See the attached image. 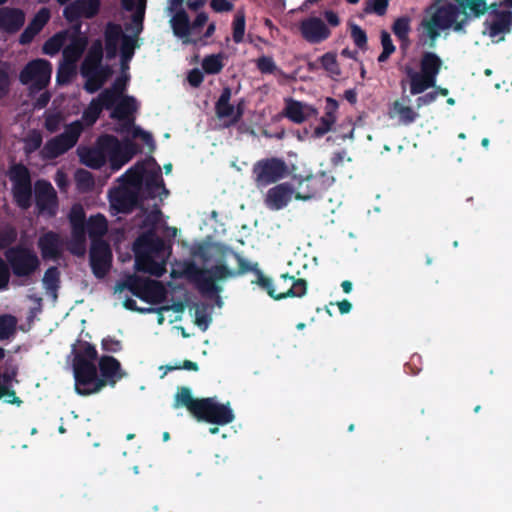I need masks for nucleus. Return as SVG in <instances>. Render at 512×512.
Here are the masks:
<instances>
[{"label": "nucleus", "mask_w": 512, "mask_h": 512, "mask_svg": "<svg viewBox=\"0 0 512 512\" xmlns=\"http://www.w3.org/2000/svg\"><path fill=\"white\" fill-rule=\"evenodd\" d=\"M249 272L255 275V279L251 281V284L266 292L273 300L302 298L307 294L308 282L305 279L295 278L288 273H283L275 281L264 274L257 262L251 263L239 253L226 246V279L242 276Z\"/></svg>", "instance_id": "nucleus-1"}, {"label": "nucleus", "mask_w": 512, "mask_h": 512, "mask_svg": "<svg viewBox=\"0 0 512 512\" xmlns=\"http://www.w3.org/2000/svg\"><path fill=\"white\" fill-rule=\"evenodd\" d=\"M173 277H183L193 283L199 293L207 298L218 297L217 305L221 306L220 287L217 281L224 279V263L219 262L211 268H200L194 261L188 260L181 264L179 271L172 272Z\"/></svg>", "instance_id": "nucleus-2"}, {"label": "nucleus", "mask_w": 512, "mask_h": 512, "mask_svg": "<svg viewBox=\"0 0 512 512\" xmlns=\"http://www.w3.org/2000/svg\"><path fill=\"white\" fill-rule=\"evenodd\" d=\"M4 257L9 271L23 284L32 282L34 276L40 271L41 260L30 246L13 245L4 252Z\"/></svg>", "instance_id": "nucleus-3"}, {"label": "nucleus", "mask_w": 512, "mask_h": 512, "mask_svg": "<svg viewBox=\"0 0 512 512\" xmlns=\"http://www.w3.org/2000/svg\"><path fill=\"white\" fill-rule=\"evenodd\" d=\"M8 177L12 182V195L16 205L28 209L32 204V180L29 169L22 163L10 166Z\"/></svg>", "instance_id": "nucleus-4"}, {"label": "nucleus", "mask_w": 512, "mask_h": 512, "mask_svg": "<svg viewBox=\"0 0 512 512\" xmlns=\"http://www.w3.org/2000/svg\"><path fill=\"white\" fill-rule=\"evenodd\" d=\"M287 175L288 166L283 159L278 157L261 159L252 167V177L258 188L276 183Z\"/></svg>", "instance_id": "nucleus-5"}, {"label": "nucleus", "mask_w": 512, "mask_h": 512, "mask_svg": "<svg viewBox=\"0 0 512 512\" xmlns=\"http://www.w3.org/2000/svg\"><path fill=\"white\" fill-rule=\"evenodd\" d=\"M117 289H128L134 296L148 303H160L165 297V288L160 281L130 276L119 283Z\"/></svg>", "instance_id": "nucleus-6"}, {"label": "nucleus", "mask_w": 512, "mask_h": 512, "mask_svg": "<svg viewBox=\"0 0 512 512\" xmlns=\"http://www.w3.org/2000/svg\"><path fill=\"white\" fill-rule=\"evenodd\" d=\"M101 145L108 149L113 170L120 169L140 152V147L132 140L126 139L121 143L116 136L110 134L102 135Z\"/></svg>", "instance_id": "nucleus-7"}, {"label": "nucleus", "mask_w": 512, "mask_h": 512, "mask_svg": "<svg viewBox=\"0 0 512 512\" xmlns=\"http://www.w3.org/2000/svg\"><path fill=\"white\" fill-rule=\"evenodd\" d=\"M73 372L75 379V391L81 396H88L98 393L96 390L99 381L98 369L93 361H86L84 359H77L73 362Z\"/></svg>", "instance_id": "nucleus-8"}, {"label": "nucleus", "mask_w": 512, "mask_h": 512, "mask_svg": "<svg viewBox=\"0 0 512 512\" xmlns=\"http://www.w3.org/2000/svg\"><path fill=\"white\" fill-rule=\"evenodd\" d=\"M52 65L46 59H34L29 61L19 74V81L23 85L31 84L35 90H43L50 82Z\"/></svg>", "instance_id": "nucleus-9"}, {"label": "nucleus", "mask_w": 512, "mask_h": 512, "mask_svg": "<svg viewBox=\"0 0 512 512\" xmlns=\"http://www.w3.org/2000/svg\"><path fill=\"white\" fill-rule=\"evenodd\" d=\"M502 5L492 3L489 18H487L483 25V34H487L494 42L504 41L505 35L509 34L512 29V12L510 10H500Z\"/></svg>", "instance_id": "nucleus-10"}, {"label": "nucleus", "mask_w": 512, "mask_h": 512, "mask_svg": "<svg viewBox=\"0 0 512 512\" xmlns=\"http://www.w3.org/2000/svg\"><path fill=\"white\" fill-rule=\"evenodd\" d=\"M112 251L105 240H93L90 246V266L97 278H103L109 272L112 265Z\"/></svg>", "instance_id": "nucleus-11"}, {"label": "nucleus", "mask_w": 512, "mask_h": 512, "mask_svg": "<svg viewBox=\"0 0 512 512\" xmlns=\"http://www.w3.org/2000/svg\"><path fill=\"white\" fill-rule=\"evenodd\" d=\"M35 203L38 213L49 218L55 217L58 211V197L52 184L46 180L35 183Z\"/></svg>", "instance_id": "nucleus-12"}, {"label": "nucleus", "mask_w": 512, "mask_h": 512, "mask_svg": "<svg viewBox=\"0 0 512 512\" xmlns=\"http://www.w3.org/2000/svg\"><path fill=\"white\" fill-rule=\"evenodd\" d=\"M98 369L100 376L96 390H102L107 385L114 387L118 381L126 376L120 362L113 356L104 355L100 357Z\"/></svg>", "instance_id": "nucleus-13"}, {"label": "nucleus", "mask_w": 512, "mask_h": 512, "mask_svg": "<svg viewBox=\"0 0 512 512\" xmlns=\"http://www.w3.org/2000/svg\"><path fill=\"white\" fill-rule=\"evenodd\" d=\"M302 38L310 44H320L331 36L328 25L316 16L303 19L299 24Z\"/></svg>", "instance_id": "nucleus-14"}, {"label": "nucleus", "mask_w": 512, "mask_h": 512, "mask_svg": "<svg viewBox=\"0 0 512 512\" xmlns=\"http://www.w3.org/2000/svg\"><path fill=\"white\" fill-rule=\"evenodd\" d=\"M191 415L199 422L223 425L224 404L215 402L213 398H201Z\"/></svg>", "instance_id": "nucleus-15"}, {"label": "nucleus", "mask_w": 512, "mask_h": 512, "mask_svg": "<svg viewBox=\"0 0 512 512\" xmlns=\"http://www.w3.org/2000/svg\"><path fill=\"white\" fill-rule=\"evenodd\" d=\"M101 9V0H73L63 9V17L67 22L93 19Z\"/></svg>", "instance_id": "nucleus-16"}, {"label": "nucleus", "mask_w": 512, "mask_h": 512, "mask_svg": "<svg viewBox=\"0 0 512 512\" xmlns=\"http://www.w3.org/2000/svg\"><path fill=\"white\" fill-rule=\"evenodd\" d=\"M110 203L118 213H131L139 205V191L120 186L110 193Z\"/></svg>", "instance_id": "nucleus-17"}, {"label": "nucleus", "mask_w": 512, "mask_h": 512, "mask_svg": "<svg viewBox=\"0 0 512 512\" xmlns=\"http://www.w3.org/2000/svg\"><path fill=\"white\" fill-rule=\"evenodd\" d=\"M62 246L61 236L54 231L43 233L37 241V247L44 260H58L62 255Z\"/></svg>", "instance_id": "nucleus-18"}, {"label": "nucleus", "mask_w": 512, "mask_h": 512, "mask_svg": "<svg viewBox=\"0 0 512 512\" xmlns=\"http://www.w3.org/2000/svg\"><path fill=\"white\" fill-rule=\"evenodd\" d=\"M293 195L294 187L289 183H281L267 191L265 204L271 210H281L288 205Z\"/></svg>", "instance_id": "nucleus-19"}, {"label": "nucleus", "mask_w": 512, "mask_h": 512, "mask_svg": "<svg viewBox=\"0 0 512 512\" xmlns=\"http://www.w3.org/2000/svg\"><path fill=\"white\" fill-rule=\"evenodd\" d=\"M163 247V240L156 235L154 230H149L135 240L133 250L137 259L138 257L152 256L160 252Z\"/></svg>", "instance_id": "nucleus-20"}, {"label": "nucleus", "mask_w": 512, "mask_h": 512, "mask_svg": "<svg viewBox=\"0 0 512 512\" xmlns=\"http://www.w3.org/2000/svg\"><path fill=\"white\" fill-rule=\"evenodd\" d=\"M136 110V99L133 96L125 95L118 100L110 113V118L123 122V130H129L134 123L132 114Z\"/></svg>", "instance_id": "nucleus-21"}, {"label": "nucleus", "mask_w": 512, "mask_h": 512, "mask_svg": "<svg viewBox=\"0 0 512 512\" xmlns=\"http://www.w3.org/2000/svg\"><path fill=\"white\" fill-rule=\"evenodd\" d=\"M102 135L98 137L94 147L78 149L81 163L92 169L101 168L109 155L108 149L101 145Z\"/></svg>", "instance_id": "nucleus-22"}, {"label": "nucleus", "mask_w": 512, "mask_h": 512, "mask_svg": "<svg viewBox=\"0 0 512 512\" xmlns=\"http://www.w3.org/2000/svg\"><path fill=\"white\" fill-rule=\"evenodd\" d=\"M125 37H131L124 34L122 27L118 23L108 22L104 30V42L106 58L109 60L117 56L119 43H123Z\"/></svg>", "instance_id": "nucleus-23"}, {"label": "nucleus", "mask_w": 512, "mask_h": 512, "mask_svg": "<svg viewBox=\"0 0 512 512\" xmlns=\"http://www.w3.org/2000/svg\"><path fill=\"white\" fill-rule=\"evenodd\" d=\"M25 23V13L19 8H0V30L8 34L18 32Z\"/></svg>", "instance_id": "nucleus-24"}, {"label": "nucleus", "mask_w": 512, "mask_h": 512, "mask_svg": "<svg viewBox=\"0 0 512 512\" xmlns=\"http://www.w3.org/2000/svg\"><path fill=\"white\" fill-rule=\"evenodd\" d=\"M294 180H297V185L294 187L295 199L297 200L307 201L320 196L323 192V187H321L320 184V177H313L312 175H309L300 179L294 177Z\"/></svg>", "instance_id": "nucleus-25"}, {"label": "nucleus", "mask_w": 512, "mask_h": 512, "mask_svg": "<svg viewBox=\"0 0 512 512\" xmlns=\"http://www.w3.org/2000/svg\"><path fill=\"white\" fill-rule=\"evenodd\" d=\"M283 114L292 122L300 124L311 117H315L318 111L313 106L294 99H288Z\"/></svg>", "instance_id": "nucleus-26"}, {"label": "nucleus", "mask_w": 512, "mask_h": 512, "mask_svg": "<svg viewBox=\"0 0 512 512\" xmlns=\"http://www.w3.org/2000/svg\"><path fill=\"white\" fill-rule=\"evenodd\" d=\"M149 161L154 163L156 168L153 170H146V174L144 176L143 184L145 186L147 196L149 198H155L160 194V190L163 194L168 195L169 191L165 187L160 166L153 157H150Z\"/></svg>", "instance_id": "nucleus-27"}, {"label": "nucleus", "mask_w": 512, "mask_h": 512, "mask_svg": "<svg viewBox=\"0 0 512 512\" xmlns=\"http://www.w3.org/2000/svg\"><path fill=\"white\" fill-rule=\"evenodd\" d=\"M459 13L458 7L449 4L438 8L427 21L441 30H446L452 27Z\"/></svg>", "instance_id": "nucleus-28"}, {"label": "nucleus", "mask_w": 512, "mask_h": 512, "mask_svg": "<svg viewBox=\"0 0 512 512\" xmlns=\"http://www.w3.org/2000/svg\"><path fill=\"white\" fill-rule=\"evenodd\" d=\"M112 74L113 69L111 66L106 64L96 70H92L87 75H82L86 79L84 89L90 94L97 92L102 88Z\"/></svg>", "instance_id": "nucleus-29"}, {"label": "nucleus", "mask_w": 512, "mask_h": 512, "mask_svg": "<svg viewBox=\"0 0 512 512\" xmlns=\"http://www.w3.org/2000/svg\"><path fill=\"white\" fill-rule=\"evenodd\" d=\"M146 170L147 169L144 161L137 162L119 178L121 186L129 187L133 190L139 191L143 185Z\"/></svg>", "instance_id": "nucleus-30"}, {"label": "nucleus", "mask_w": 512, "mask_h": 512, "mask_svg": "<svg viewBox=\"0 0 512 512\" xmlns=\"http://www.w3.org/2000/svg\"><path fill=\"white\" fill-rule=\"evenodd\" d=\"M103 45L100 40H95L90 46L80 68L81 75H87L92 70L102 67Z\"/></svg>", "instance_id": "nucleus-31"}, {"label": "nucleus", "mask_w": 512, "mask_h": 512, "mask_svg": "<svg viewBox=\"0 0 512 512\" xmlns=\"http://www.w3.org/2000/svg\"><path fill=\"white\" fill-rule=\"evenodd\" d=\"M171 25L174 34L177 37L184 39V43H197V39H193L190 37V21L188 14L183 9H180L175 13V15L171 19Z\"/></svg>", "instance_id": "nucleus-32"}, {"label": "nucleus", "mask_w": 512, "mask_h": 512, "mask_svg": "<svg viewBox=\"0 0 512 512\" xmlns=\"http://www.w3.org/2000/svg\"><path fill=\"white\" fill-rule=\"evenodd\" d=\"M88 45L87 37H70V43L63 49V59L66 64L75 65L82 57Z\"/></svg>", "instance_id": "nucleus-33"}, {"label": "nucleus", "mask_w": 512, "mask_h": 512, "mask_svg": "<svg viewBox=\"0 0 512 512\" xmlns=\"http://www.w3.org/2000/svg\"><path fill=\"white\" fill-rule=\"evenodd\" d=\"M406 74L410 80V93L418 95L425 92L429 88L436 87V80L421 72H416L412 68H406Z\"/></svg>", "instance_id": "nucleus-34"}, {"label": "nucleus", "mask_w": 512, "mask_h": 512, "mask_svg": "<svg viewBox=\"0 0 512 512\" xmlns=\"http://www.w3.org/2000/svg\"><path fill=\"white\" fill-rule=\"evenodd\" d=\"M442 64V59L436 53L432 51L423 52L419 62V72L437 80Z\"/></svg>", "instance_id": "nucleus-35"}, {"label": "nucleus", "mask_w": 512, "mask_h": 512, "mask_svg": "<svg viewBox=\"0 0 512 512\" xmlns=\"http://www.w3.org/2000/svg\"><path fill=\"white\" fill-rule=\"evenodd\" d=\"M74 146L62 135L48 140L43 148V154L48 159H55Z\"/></svg>", "instance_id": "nucleus-36"}, {"label": "nucleus", "mask_w": 512, "mask_h": 512, "mask_svg": "<svg viewBox=\"0 0 512 512\" xmlns=\"http://www.w3.org/2000/svg\"><path fill=\"white\" fill-rule=\"evenodd\" d=\"M108 222L104 215L98 213L91 216L86 225V233H88L91 243L93 240H104L103 236L107 233Z\"/></svg>", "instance_id": "nucleus-37"}, {"label": "nucleus", "mask_w": 512, "mask_h": 512, "mask_svg": "<svg viewBox=\"0 0 512 512\" xmlns=\"http://www.w3.org/2000/svg\"><path fill=\"white\" fill-rule=\"evenodd\" d=\"M137 47V37H125L123 43L120 44L118 50H120V66L122 73H125V71L129 69V63Z\"/></svg>", "instance_id": "nucleus-38"}, {"label": "nucleus", "mask_w": 512, "mask_h": 512, "mask_svg": "<svg viewBox=\"0 0 512 512\" xmlns=\"http://www.w3.org/2000/svg\"><path fill=\"white\" fill-rule=\"evenodd\" d=\"M136 269L156 277H161L166 271L165 264L157 262L152 256L138 257L136 259Z\"/></svg>", "instance_id": "nucleus-39"}, {"label": "nucleus", "mask_w": 512, "mask_h": 512, "mask_svg": "<svg viewBox=\"0 0 512 512\" xmlns=\"http://www.w3.org/2000/svg\"><path fill=\"white\" fill-rule=\"evenodd\" d=\"M420 25L423 28V34L420 36V43L429 49H434L437 45V40L440 37L441 29L429 23L427 18H424Z\"/></svg>", "instance_id": "nucleus-40"}, {"label": "nucleus", "mask_w": 512, "mask_h": 512, "mask_svg": "<svg viewBox=\"0 0 512 512\" xmlns=\"http://www.w3.org/2000/svg\"><path fill=\"white\" fill-rule=\"evenodd\" d=\"M68 34V30H61L47 39L42 47L43 53L49 56L56 55L63 48Z\"/></svg>", "instance_id": "nucleus-41"}, {"label": "nucleus", "mask_w": 512, "mask_h": 512, "mask_svg": "<svg viewBox=\"0 0 512 512\" xmlns=\"http://www.w3.org/2000/svg\"><path fill=\"white\" fill-rule=\"evenodd\" d=\"M411 19L408 16H402L395 19L392 25V32L401 42L402 46L409 44V33L411 31Z\"/></svg>", "instance_id": "nucleus-42"}, {"label": "nucleus", "mask_w": 512, "mask_h": 512, "mask_svg": "<svg viewBox=\"0 0 512 512\" xmlns=\"http://www.w3.org/2000/svg\"><path fill=\"white\" fill-rule=\"evenodd\" d=\"M200 399L193 398L190 388L180 387L175 395L174 408L185 407L192 414Z\"/></svg>", "instance_id": "nucleus-43"}, {"label": "nucleus", "mask_w": 512, "mask_h": 512, "mask_svg": "<svg viewBox=\"0 0 512 512\" xmlns=\"http://www.w3.org/2000/svg\"><path fill=\"white\" fill-rule=\"evenodd\" d=\"M458 6L465 13L469 9L471 14L478 18L484 15L487 11L491 12L492 4H487V0H455Z\"/></svg>", "instance_id": "nucleus-44"}, {"label": "nucleus", "mask_w": 512, "mask_h": 512, "mask_svg": "<svg viewBox=\"0 0 512 512\" xmlns=\"http://www.w3.org/2000/svg\"><path fill=\"white\" fill-rule=\"evenodd\" d=\"M68 218L71 224V231L86 232V215L80 204L72 206Z\"/></svg>", "instance_id": "nucleus-45"}, {"label": "nucleus", "mask_w": 512, "mask_h": 512, "mask_svg": "<svg viewBox=\"0 0 512 512\" xmlns=\"http://www.w3.org/2000/svg\"><path fill=\"white\" fill-rule=\"evenodd\" d=\"M67 249L72 255L83 257L86 253V232L71 231Z\"/></svg>", "instance_id": "nucleus-46"}, {"label": "nucleus", "mask_w": 512, "mask_h": 512, "mask_svg": "<svg viewBox=\"0 0 512 512\" xmlns=\"http://www.w3.org/2000/svg\"><path fill=\"white\" fill-rule=\"evenodd\" d=\"M246 17L243 9L237 10L232 21V39L235 43L244 41Z\"/></svg>", "instance_id": "nucleus-47"}, {"label": "nucleus", "mask_w": 512, "mask_h": 512, "mask_svg": "<svg viewBox=\"0 0 512 512\" xmlns=\"http://www.w3.org/2000/svg\"><path fill=\"white\" fill-rule=\"evenodd\" d=\"M51 18V12L47 7H42L39 11L34 15L32 20L29 22L27 27L30 28L36 35H38L45 25L49 22Z\"/></svg>", "instance_id": "nucleus-48"}, {"label": "nucleus", "mask_w": 512, "mask_h": 512, "mask_svg": "<svg viewBox=\"0 0 512 512\" xmlns=\"http://www.w3.org/2000/svg\"><path fill=\"white\" fill-rule=\"evenodd\" d=\"M51 18V12L47 7H42L39 11L34 15L32 20L29 22L27 27L30 28L36 35H38L45 25L49 22Z\"/></svg>", "instance_id": "nucleus-49"}, {"label": "nucleus", "mask_w": 512, "mask_h": 512, "mask_svg": "<svg viewBox=\"0 0 512 512\" xmlns=\"http://www.w3.org/2000/svg\"><path fill=\"white\" fill-rule=\"evenodd\" d=\"M319 61L321 63L322 68L325 71H327L331 76H339L341 74V69L337 61L336 53L327 52L319 58Z\"/></svg>", "instance_id": "nucleus-50"}, {"label": "nucleus", "mask_w": 512, "mask_h": 512, "mask_svg": "<svg viewBox=\"0 0 512 512\" xmlns=\"http://www.w3.org/2000/svg\"><path fill=\"white\" fill-rule=\"evenodd\" d=\"M102 111V107L92 99L87 108L83 111L82 122L88 127L93 126L99 119Z\"/></svg>", "instance_id": "nucleus-51"}, {"label": "nucleus", "mask_w": 512, "mask_h": 512, "mask_svg": "<svg viewBox=\"0 0 512 512\" xmlns=\"http://www.w3.org/2000/svg\"><path fill=\"white\" fill-rule=\"evenodd\" d=\"M120 98L113 90L106 88L94 100L102 109L113 110Z\"/></svg>", "instance_id": "nucleus-52"}, {"label": "nucleus", "mask_w": 512, "mask_h": 512, "mask_svg": "<svg viewBox=\"0 0 512 512\" xmlns=\"http://www.w3.org/2000/svg\"><path fill=\"white\" fill-rule=\"evenodd\" d=\"M43 142L42 134L39 130H31L24 139V151L27 155L38 150Z\"/></svg>", "instance_id": "nucleus-53"}, {"label": "nucleus", "mask_w": 512, "mask_h": 512, "mask_svg": "<svg viewBox=\"0 0 512 512\" xmlns=\"http://www.w3.org/2000/svg\"><path fill=\"white\" fill-rule=\"evenodd\" d=\"M17 320L12 315L0 316V340L8 339L15 333Z\"/></svg>", "instance_id": "nucleus-54"}, {"label": "nucleus", "mask_w": 512, "mask_h": 512, "mask_svg": "<svg viewBox=\"0 0 512 512\" xmlns=\"http://www.w3.org/2000/svg\"><path fill=\"white\" fill-rule=\"evenodd\" d=\"M256 67L262 74H275L279 73L283 75V71L280 70L275 61L271 56H261L256 60Z\"/></svg>", "instance_id": "nucleus-55"}, {"label": "nucleus", "mask_w": 512, "mask_h": 512, "mask_svg": "<svg viewBox=\"0 0 512 512\" xmlns=\"http://www.w3.org/2000/svg\"><path fill=\"white\" fill-rule=\"evenodd\" d=\"M393 111L400 117L401 122L404 124L413 123L418 114L409 106H404L399 101L393 103Z\"/></svg>", "instance_id": "nucleus-56"}, {"label": "nucleus", "mask_w": 512, "mask_h": 512, "mask_svg": "<svg viewBox=\"0 0 512 512\" xmlns=\"http://www.w3.org/2000/svg\"><path fill=\"white\" fill-rule=\"evenodd\" d=\"M84 129L83 123L80 120H76L65 127L63 133H61L73 146L76 145L78 139Z\"/></svg>", "instance_id": "nucleus-57"}, {"label": "nucleus", "mask_w": 512, "mask_h": 512, "mask_svg": "<svg viewBox=\"0 0 512 512\" xmlns=\"http://www.w3.org/2000/svg\"><path fill=\"white\" fill-rule=\"evenodd\" d=\"M43 283L48 290L56 291L60 283V272L56 266L49 267L43 276Z\"/></svg>", "instance_id": "nucleus-58"}, {"label": "nucleus", "mask_w": 512, "mask_h": 512, "mask_svg": "<svg viewBox=\"0 0 512 512\" xmlns=\"http://www.w3.org/2000/svg\"><path fill=\"white\" fill-rule=\"evenodd\" d=\"M79 358L86 361H93V363H95L98 358V352L95 346L89 342H83L80 345L79 351L75 354L73 362H77V359Z\"/></svg>", "instance_id": "nucleus-59"}, {"label": "nucleus", "mask_w": 512, "mask_h": 512, "mask_svg": "<svg viewBox=\"0 0 512 512\" xmlns=\"http://www.w3.org/2000/svg\"><path fill=\"white\" fill-rule=\"evenodd\" d=\"M230 95L231 91L229 88L226 87V126L237 122L243 114V110L240 106L235 108L233 104L229 103L228 100L230 98Z\"/></svg>", "instance_id": "nucleus-60"}, {"label": "nucleus", "mask_w": 512, "mask_h": 512, "mask_svg": "<svg viewBox=\"0 0 512 512\" xmlns=\"http://www.w3.org/2000/svg\"><path fill=\"white\" fill-rule=\"evenodd\" d=\"M17 231L14 227L8 226L0 230V250L5 251L12 247V244L17 240Z\"/></svg>", "instance_id": "nucleus-61"}, {"label": "nucleus", "mask_w": 512, "mask_h": 512, "mask_svg": "<svg viewBox=\"0 0 512 512\" xmlns=\"http://www.w3.org/2000/svg\"><path fill=\"white\" fill-rule=\"evenodd\" d=\"M77 185L80 189L88 191L94 187L95 181L93 175L87 171L80 169L75 174Z\"/></svg>", "instance_id": "nucleus-62"}, {"label": "nucleus", "mask_w": 512, "mask_h": 512, "mask_svg": "<svg viewBox=\"0 0 512 512\" xmlns=\"http://www.w3.org/2000/svg\"><path fill=\"white\" fill-rule=\"evenodd\" d=\"M63 121L64 117L60 112L47 113L45 114L44 127L48 132L55 133L60 129Z\"/></svg>", "instance_id": "nucleus-63"}, {"label": "nucleus", "mask_w": 512, "mask_h": 512, "mask_svg": "<svg viewBox=\"0 0 512 512\" xmlns=\"http://www.w3.org/2000/svg\"><path fill=\"white\" fill-rule=\"evenodd\" d=\"M222 54L210 55L203 59L202 68L208 74L218 73L222 68L221 58Z\"/></svg>", "instance_id": "nucleus-64"}]
</instances>
